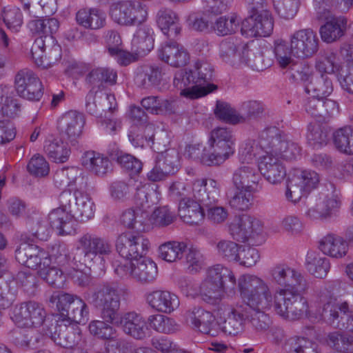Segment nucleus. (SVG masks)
Listing matches in <instances>:
<instances>
[{"label": "nucleus", "mask_w": 353, "mask_h": 353, "mask_svg": "<svg viewBox=\"0 0 353 353\" xmlns=\"http://www.w3.org/2000/svg\"><path fill=\"white\" fill-rule=\"evenodd\" d=\"M272 281L279 287L273 291L262 278L250 274L241 275L238 281L246 285L265 283L275 301V312L282 318L296 321L303 318L308 310L307 299L301 295L307 289L305 276L287 265L279 264L270 271Z\"/></svg>", "instance_id": "f257e3e1"}, {"label": "nucleus", "mask_w": 353, "mask_h": 353, "mask_svg": "<svg viewBox=\"0 0 353 353\" xmlns=\"http://www.w3.org/2000/svg\"><path fill=\"white\" fill-rule=\"evenodd\" d=\"M260 143L266 153L259 163L261 176L272 184L281 183L286 176V170L280 159H296L301 156L300 146L274 126L265 128L260 132Z\"/></svg>", "instance_id": "f03ea898"}, {"label": "nucleus", "mask_w": 353, "mask_h": 353, "mask_svg": "<svg viewBox=\"0 0 353 353\" xmlns=\"http://www.w3.org/2000/svg\"><path fill=\"white\" fill-rule=\"evenodd\" d=\"M94 213V203L90 195L81 189H75L73 194L64 190L59 195V207L50 212L49 223L61 235L70 234L75 221L85 222Z\"/></svg>", "instance_id": "7ed1b4c3"}, {"label": "nucleus", "mask_w": 353, "mask_h": 353, "mask_svg": "<svg viewBox=\"0 0 353 353\" xmlns=\"http://www.w3.org/2000/svg\"><path fill=\"white\" fill-rule=\"evenodd\" d=\"M110 16L118 25L125 27H139L132 39L139 53H146L154 48V32L152 28L142 26L148 19V7L137 0H122L110 6Z\"/></svg>", "instance_id": "20e7f679"}, {"label": "nucleus", "mask_w": 353, "mask_h": 353, "mask_svg": "<svg viewBox=\"0 0 353 353\" xmlns=\"http://www.w3.org/2000/svg\"><path fill=\"white\" fill-rule=\"evenodd\" d=\"M237 288L243 305L254 312L250 320L252 327L258 332L267 330L271 321L265 311L275 310L276 303L266 285L252 283L248 286L237 281Z\"/></svg>", "instance_id": "39448f33"}, {"label": "nucleus", "mask_w": 353, "mask_h": 353, "mask_svg": "<svg viewBox=\"0 0 353 353\" xmlns=\"http://www.w3.org/2000/svg\"><path fill=\"white\" fill-rule=\"evenodd\" d=\"M213 68L205 61H196L192 69L178 70L174 77L173 85L179 90L180 95L190 99L202 97L216 89L210 83Z\"/></svg>", "instance_id": "423d86ee"}, {"label": "nucleus", "mask_w": 353, "mask_h": 353, "mask_svg": "<svg viewBox=\"0 0 353 353\" xmlns=\"http://www.w3.org/2000/svg\"><path fill=\"white\" fill-rule=\"evenodd\" d=\"M236 285V280L232 272L218 264L208 270L206 277L199 285V290H188V294L200 296L205 302L216 304L225 295H234Z\"/></svg>", "instance_id": "0eeeda50"}, {"label": "nucleus", "mask_w": 353, "mask_h": 353, "mask_svg": "<svg viewBox=\"0 0 353 353\" xmlns=\"http://www.w3.org/2000/svg\"><path fill=\"white\" fill-rule=\"evenodd\" d=\"M113 251L110 241L104 237L92 233H85L77 240L75 252L73 254L74 263L97 265L103 271L105 266V258Z\"/></svg>", "instance_id": "6e6552de"}, {"label": "nucleus", "mask_w": 353, "mask_h": 353, "mask_svg": "<svg viewBox=\"0 0 353 353\" xmlns=\"http://www.w3.org/2000/svg\"><path fill=\"white\" fill-rule=\"evenodd\" d=\"M209 150L203 149L201 163L208 165H219L232 157L235 152L236 139L232 130L218 127L213 129L208 137Z\"/></svg>", "instance_id": "1a4fd4ad"}, {"label": "nucleus", "mask_w": 353, "mask_h": 353, "mask_svg": "<svg viewBox=\"0 0 353 353\" xmlns=\"http://www.w3.org/2000/svg\"><path fill=\"white\" fill-rule=\"evenodd\" d=\"M192 190L194 197L205 208L207 219L211 223L220 224L228 219V209L218 205L220 190L216 181L212 179H196L194 181Z\"/></svg>", "instance_id": "9d476101"}, {"label": "nucleus", "mask_w": 353, "mask_h": 353, "mask_svg": "<svg viewBox=\"0 0 353 353\" xmlns=\"http://www.w3.org/2000/svg\"><path fill=\"white\" fill-rule=\"evenodd\" d=\"M325 290L326 289L321 290L318 294L319 301L323 303L322 308L313 313L308 307L307 314L303 317H307L312 322L324 320L333 327L343 330L348 323L351 310L346 302H338L330 292H325Z\"/></svg>", "instance_id": "9b49d317"}, {"label": "nucleus", "mask_w": 353, "mask_h": 353, "mask_svg": "<svg viewBox=\"0 0 353 353\" xmlns=\"http://www.w3.org/2000/svg\"><path fill=\"white\" fill-rule=\"evenodd\" d=\"M57 301V307L59 311L57 320L68 324H85L89 316V310L85 301L77 295L68 293L53 294L50 301Z\"/></svg>", "instance_id": "f8f14e48"}, {"label": "nucleus", "mask_w": 353, "mask_h": 353, "mask_svg": "<svg viewBox=\"0 0 353 353\" xmlns=\"http://www.w3.org/2000/svg\"><path fill=\"white\" fill-rule=\"evenodd\" d=\"M112 267L120 278H130L141 283L153 282L158 274L156 263L144 257L136 261H114Z\"/></svg>", "instance_id": "ddd939ff"}, {"label": "nucleus", "mask_w": 353, "mask_h": 353, "mask_svg": "<svg viewBox=\"0 0 353 353\" xmlns=\"http://www.w3.org/2000/svg\"><path fill=\"white\" fill-rule=\"evenodd\" d=\"M94 306L101 310V317L107 322H115L121 305V293L113 284L99 285L89 297Z\"/></svg>", "instance_id": "4468645a"}, {"label": "nucleus", "mask_w": 353, "mask_h": 353, "mask_svg": "<svg viewBox=\"0 0 353 353\" xmlns=\"http://www.w3.org/2000/svg\"><path fill=\"white\" fill-rule=\"evenodd\" d=\"M228 232L234 240L246 242L250 239L263 238L265 229L261 219L245 214L234 218L228 225Z\"/></svg>", "instance_id": "2eb2a0df"}, {"label": "nucleus", "mask_w": 353, "mask_h": 353, "mask_svg": "<svg viewBox=\"0 0 353 353\" xmlns=\"http://www.w3.org/2000/svg\"><path fill=\"white\" fill-rule=\"evenodd\" d=\"M30 52L34 63L42 68L53 66L61 57V48L53 37H40L36 39Z\"/></svg>", "instance_id": "dca6fc26"}, {"label": "nucleus", "mask_w": 353, "mask_h": 353, "mask_svg": "<svg viewBox=\"0 0 353 353\" xmlns=\"http://www.w3.org/2000/svg\"><path fill=\"white\" fill-rule=\"evenodd\" d=\"M11 319L20 327L41 326L46 316L43 306L38 302L29 301L16 305L11 313Z\"/></svg>", "instance_id": "f3484780"}, {"label": "nucleus", "mask_w": 353, "mask_h": 353, "mask_svg": "<svg viewBox=\"0 0 353 353\" xmlns=\"http://www.w3.org/2000/svg\"><path fill=\"white\" fill-rule=\"evenodd\" d=\"M319 174L311 170L296 171L287 188L286 197L293 203L299 201L316 188L319 183Z\"/></svg>", "instance_id": "a211bd4d"}, {"label": "nucleus", "mask_w": 353, "mask_h": 353, "mask_svg": "<svg viewBox=\"0 0 353 353\" xmlns=\"http://www.w3.org/2000/svg\"><path fill=\"white\" fill-rule=\"evenodd\" d=\"M290 45L294 57L299 59L312 57L319 50V39L316 32L311 28L294 31L290 36Z\"/></svg>", "instance_id": "6ab92c4d"}, {"label": "nucleus", "mask_w": 353, "mask_h": 353, "mask_svg": "<svg viewBox=\"0 0 353 353\" xmlns=\"http://www.w3.org/2000/svg\"><path fill=\"white\" fill-rule=\"evenodd\" d=\"M14 88L17 94L28 101H39L43 94V86L37 74L31 70L24 68L15 75Z\"/></svg>", "instance_id": "aec40b11"}, {"label": "nucleus", "mask_w": 353, "mask_h": 353, "mask_svg": "<svg viewBox=\"0 0 353 353\" xmlns=\"http://www.w3.org/2000/svg\"><path fill=\"white\" fill-rule=\"evenodd\" d=\"M274 28V20L269 10L250 14L241 21V34L247 37H268Z\"/></svg>", "instance_id": "412c9836"}, {"label": "nucleus", "mask_w": 353, "mask_h": 353, "mask_svg": "<svg viewBox=\"0 0 353 353\" xmlns=\"http://www.w3.org/2000/svg\"><path fill=\"white\" fill-rule=\"evenodd\" d=\"M110 324L120 327L125 334L135 340H143L148 332L145 318L135 311L122 313L119 318L117 316L115 322H110Z\"/></svg>", "instance_id": "4be33fe9"}, {"label": "nucleus", "mask_w": 353, "mask_h": 353, "mask_svg": "<svg viewBox=\"0 0 353 353\" xmlns=\"http://www.w3.org/2000/svg\"><path fill=\"white\" fill-rule=\"evenodd\" d=\"M17 261L28 268L41 270L43 267L50 265L48 252L39 246L22 243L15 250Z\"/></svg>", "instance_id": "5701e85b"}, {"label": "nucleus", "mask_w": 353, "mask_h": 353, "mask_svg": "<svg viewBox=\"0 0 353 353\" xmlns=\"http://www.w3.org/2000/svg\"><path fill=\"white\" fill-rule=\"evenodd\" d=\"M244 305L236 303L234 305H222L219 310V325L221 330L228 335H237L243 330L241 316H243Z\"/></svg>", "instance_id": "b1692460"}, {"label": "nucleus", "mask_w": 353, "mask_h": 353, "mask_svg": "<svg viewBox=\"0 0 353 353\" xmlns=\"http://www.w3.org/2000/svg\"><path fill=\"white\" fill-rule=\"evenodd\" d=\"M231 181L234 188L263 189V179L255 164H240L234 170Z\"/></svg>", "instance_id": "393cba45"}, {"label": "nucleus", "mask_w": 353, "mask_h": 353, "mask_svg": "<svg viewBox=\"0 0 353 353\" xmlns=\"http://www.w3.org/2000/svg\"><path fill=\"white\" fill-rule=\"evenodd\" d=\"M314 199L310 198L307 201V205L310 206L305 215L310 219H327L330 218L340 208L341 201L339 197L330 193L316 199V203H313Z\"/></svg>", "instance_id": "a878e982"}, {"label": "nucleus", "mask_w": 353, "mask_h": 353, "mask_svg": "<svg viewBox=\"0 0 353 353\" xmlns=\"http://www.w3.org/2000/svg\"><path fill=\"white\" fill-rule=\"evenodd\" d=\"M56 321L54 331L50 332L52 339L57 345L70 350L77 347L81 340L80 327L76 324H68L59 320Z\"/></svg>", "instance_id": "bb28decb"}, {"label": "nucleus", "mask_w": 353, "mask_h": 353, "mask_svg": "<svg viewBox=\"0 0 353 353\" xmlns=\"http://www.w3.org/2000/svg\"><path fill=\"white\" fill-rule=\"evenodd\" d=\"M185 320L194 330L212 336L216 335L213 314L201 307H194L185 313Z\"/></svg>", "instance_id": "cd10ccee"}, {"label": "nucleus", "mask_w": 353, "mask_h": 353, "mask_svg": "<svg viewBox=\"0 0 353 353\" xmlns=\"http://www.w3.org/2000/svg\"><path fill=\"white\" fill-rule=\"evenodd\" d=\"M158 57L162 61L174 68L185 66L190 61L188 51L174 41L162 43L158 50Z\"/></svg>", "instance_id": "c85d7f7f"}, {"label": "nucleus", "mask_w": 353, "mask_h": 353, "mask_svg": "<svg viewBox=\"0 0 353 353\" xmlns=\"http://www.w3.org/2000/svg\"><path fill=\"white\" fill-rule=\"evenodd\" d=\"M146 303L153 310L170 314L177 309L180 302L178 296L166 290H153L145 295Z\"/></svg>", "instance_id": "c756f323"}, {"label": "nucleus", "mask_w": 353, "mask_h": 353, "mask_svg": "<svg viewBox=\"0 0 353 353\" xmlns=\"http://www.w3.org/2000/svg\"><path fill=\"white\" fill-rule=\"evenodd\" d=\"M106 14L97 7H83L76 13L77 23L85 29L98 30L106 25Z\"/></svg>", "instance_id": "7c9ffc66"}, {"label": "nucleus", "mask_w": 353, "mask_h": 353, "mask_svg": "<svg viewBox=\"0 0 353 353\" xmlns=\"http://www.w3.org/2000/svg\"><path fill=\"white\" fill-rule=\"evenodd\" d=\"M85 124L84 115L76 110L66 112L58 122L60 130L72 139H75L81 135Z\"/></svg>", "instance_id": "2f4dec72"}, {"label": "nucleus", "mask_w": 353, "mask_h": 353, "mask_svg": "<svg viewBox=\"0 0 353 353\" xmlns=\"http://www.w3.org/2000/svg\"><path fill=\"white\" fill-rule=\"evenodd\" d=\"M202 203L194 197H185L180 200L178 213L183 222L190 225H198L203 221L204 213Z\"/></svg>", "instance_id": "473e14b6"}, {"label": "nucleus", "mask_w": 353, "mask_h": 353, "mask_svg": "<svg viewBox=\"0 0 353 353\" xmlns=\"http://www.w3.org/2000/svg\"><path fill=\"white\" fill-rule=\"evenodd\" d=\"M81 162L86 170L98 176H103L112 171V163L108 157L94 151L85 152Z\"/></svg>", "instance_id": "72a5a7b5"}, {"label": "nucleus", "mask_w": 353, "mask_h": 353, "mask_svg": "<svg viewBox=\"0 0 353 353\" xmlns=\"http://www.w3.org/2000/svg\"><path fill=\"white\" fill-rule=\"evenodd\" d=\"M318 19L333 17L334 12H346L353 7V0H314Z\"/></svg>", "instance_id": "f704fd0d"}, {"label": "nucleus", "mask_w": 353, "mask_h": 353, "mask_svg": "<svg viewBox=\"0 0 353 353\" xmlns=\"http://www.w3.org/2000/svg\"><path fill=\"white\" fill-rule=\"evenodd\" d=\"M325 23L321 26L319 33L323 41L330 43L339 39L346 30L347 19L343 17H331L321 19Z\"/></svg>", "instance_id": "c9c22d12"}, {"label": "nucleus", "mask_w": 353, "mask_h": 353, "mask_svg": "<svg viewBox=\"0 0 353 353\" xmlns=\"http://www.w3.org/2000/svg\"><path fill=\"white\" fill-rule=\"evenodd\" d=\"M319 249L324 254L331 257L342 258L347 252L348 244L342 236L331 233L320 240Z\"/></svg>", "instance_id": "e433bc0d"}, {"label": "nucleus", "mask_w": 353, "mask_h": 353, "mask_svg": "<svg viewBox=\"0 0 353 353\" xmlns=\"http://www.w3.org/2000/svg\"><path fill=\"white\" fill-rule=\"evenodd\" d=\"M164 75L163 67L147 65L138 68L134 81L139 86L145 88L158 85Z\"/></svg>", "instance_id": "4c0bfd02"}, {"label": "nucleus", "mask_w": 353, "mask_h": 353, "mask_svg": "<svg viewBox=\"0 0 353 353\" xmlns=\"http://www.w3.org/2000/svg\"><path fill=\"white\" fill-rule=\"evenodd\" d=\"M134 189L136 190L134 195V201L138 208L145 212L159 200L160 192L157 190L156 185L139 183Z\"/></svg>", "instance_id": "58836bf2"}, {"label": "nucleus", "mask_w": 353, "mask_h": 353, "mask_svg": "<svg viewBox=\"0 0 353 353\" xmlns=\"http://www.w3.org/2000/svg\"><path fill=\"white\" fill-rule=\"evenodd\" d=\"M157 23L168 37H176L181 32L177 14L170 9L161 8L157 14Z\"/></svg>", "instance_id": "ea45409f"}, {"label": "nucleus", "mask_w": 353, "mask_h": 353, "mask_svg": "<svg viewBox=\"0 0 353 353\" xmlns=\"http://www.w3.org/2000/svg\"><path fill=\"white\" fill-rule=\"evenodd\" d=\"M99 98L101 103L97 106L94 94L89 93L87 95L85 108L89 114L99 117L102 111L108 110L113 112L117 109V103L114 94L105 93L102 94Z\"/></svg>", "instance_id": "a19ab883"}, {"label": "nucleus", "mask_w": 353, "mask_h": 353, "mask_svg": "<svg viewBox=\"0 0 353 353\" xmlns=\"http://www.w3.org/2000/svg\"><path fill=\"white\" fill-rule=\"evenodd\" d=\"M305 268L316 278L323 279L330 271V260L319 253L310 251L306 255Z\"/></svg>", "instance_id": "79ce46f5"}, {"label": "nucleus", "mask_w": 353, "mask_h": 353, "mask_svg": "<svg viewBox=\"0 0 353 353\" xmlns=\"http://www.w3.org/2000/svg\"><path fill=\"white\" fill-rule=\"evenodd\" d=\"M148 212L141 208L128 209L124 211L120 218L122 225L128 228L136 229L137 231L146 232L150 230V225L145 223Z\"/></svg>", "instance_id": "37998d69"}, {"label": "nucleus", "mask_w": 353, "mask_h": 353, "mask_svg": "<svg viewBox=\"0 0 353 353\" xmlns=\"http://www.w3.org/2000/svg\"><path fill=\"white\" fill-rule=\"evenodd\" d=\"M152 148L157 152L156 161L159 162L165 168V172H168L171 174H174L179 167V152L174 148L163 151L160 147V143L154 141L152 143Z\"/></svg>", "instance_id": "c03bdc74"}, {"label": "nucleus", "mask_w": 353, "mask_h": 353, "mask_svg": "<svg viewBox=\"0 0 353 353\" xmlns=\"http://www.w3.org/2000/svg\"><path fill=\"white\" fill-rule=\"evenodd\" d=\"M246 48V43L241 39L230 37L222 40L219 44V56L225 62L231 61L233 59L238 57L239 53Z\"/></svg>", "instance_id": "a18cd8bd"}, {"label": "nucleus", "mask_w": 353, "mask_h": 353, "mask_svg": "<svg viewBox=\"0 0 353 353\" xmlns=\"http://www.w3.org/2000/svg\"><path fill=\"white\" fill-rule=\"evenodd\" d=\"M326 343L334 350L341 353H353V336L340 331L329 332Z\"/></svg>", "instance_id": "49530a36"}, {"label": "nucleus", "mask_w": 353, "mask_h": 353, "mask_svg": "<svg viewBox=\"0 0 353 353\" xmlns=\"http://www.w3.org/2000/svg\"><path fill=\"white\" fill-rule=\"evenodd\" d=\"M338 61L336 53L327 52L316 59L315 68L321 75L336 74L338 77L340 69L343 68Z\"/></svg>", "instance_id": "de8ad7c7"}, {"label": "nucleus", "mask_w": 353, "mask_h": 353, "mask_svg": "<svg viewBox=\"0 0 353 353\" xmlns=\"http://www.w3.org/2000/svg\"><path fill=\"white\" fill-rule=\"evenodd\" d=\"M283 348L285 353H320L318 345L305 337H291L285 341Z\"/></svg>", "instance_id": "09e8293b"}, {"label": "nucleus", "mask_w": 353, "mask_h": 353, "mask_svg": "<svg viewBox=\"0 0 353 353\" xmlns=\"http://www.w3.org/2000/svg\"><path fill=\"white\" fill-rule=\"evenodd\" d=\"M305 90L309 94L323 99L332 92V81L327 74L321 75L306 84Z\"/></svg>", "instance_id": "8fccbe9b"}, {"label": "nucleus", "mask_w": 353, "mask_h": 353, "mask_svg": "<svg viewBox=\"0 0 353 353\" xmlns=\"http://www.w3.org/2000/svg\"><path fill=\"white\" fill-rule=\"evenodd\" d=\"M0 16L6 28L14 32H19L23 23V17L20 8L14 5L2 8Z\"/></svg>", "instance_id": "3c124183"}, {"label": "nucleus", "mask_w": 353, "mask_h": 353, "mask_svg": "<svg viewBox=\"0 0 353 353\" xmlns=\"http://www.w3.org/2000/svg\"><path fill=\"white\" fill-rule=\"evenodd\" d=\"M334 143L341 153L353 155V128L345 126L336 130L333 134Z\"/></svg>", "instance_id": "603ef678"}, {"label": "nucleus", "mask_w": 353, "mask_h": 353, "mask_svg": "<svg viewBox=\"0 0 353 353\" xmlns=\"http://www.w3.org/2000/svg\"><path fill=\"white\" fill-rule=\"evenodd\" d=\"M241 18L236 14L218 17L212 28L218 36H226L235 33L239 26Z\"/></svg>", "instance_id": "864d4df0"}, {"label": "nucleus", "mask_w": 353, "mask_h": 353, "mask_svg": "<svg viewBox=\"0 0 353 353\" xmlns=\"http://www.w3.org/2000/svg\"><path fill=\"white\" fill-rule=\"evenodd\" d=\"M44 150L49 158L56 163H64L70 155V149L68 143L58 139L46 141Z\"/></svg>", "instance_id": "5fc2aeb1"}, {"label": "nucleus", "mask_w": 353, "mask_h": 353, "mask_svg": "<svg viewBox=\"0 0 353 353\" xmlns=\"http://www.w3.org/2000/svg\"><path fill=\"white\" fill-rule=\"evenodd\" d=\"M261 150L265 151V149L261 146L260 135L258 141L248 140L242 143L239 145L237 154L240 164H254L253 161Z\"/></svg>", "instance_id": "6e6d98bb"}, {"label": "nucleus", "mask_w": 353, "mask_h": 353, "mask_svg": "<svg viewBox=\"0 0 353 353\" xmlns=\"http://www.w3.org/2000/svg\"><path fill=\"white\" fill-rule=\"evenodd\" d=\"M117 72L110 68H97L92 70L86 77L87 81L94 86L100 87L103 83L112 85L116 83Z\"/></svg>", "instance_id": "4d7b16f0"}, {"label": "nucleus", "mask_w": 353, "mask_h": 353, "mask_svg": "<svg viewBox=\"0 0 353 353\" xmlns=\"http://www.w3.org/2000/svg\"><path fill=\"white\" fill-rule=\"evenodd\" d=\"M187 248L183 241H168L159 248V256L164 261L173 263L181 259Z\"/></svg>", "instance_id": "13d9d810"}, {"label": "nucleus", "mask_w": 353, "mask_h": 353, "mask_svg": "<svg viewBox=\"0 0 353 353\" xmlns=\"http://www.w3.org/2000/svg\"><path fill=\"white\" fill-rule=\"evenodd\" d=\"M148 323L156 332L167 334L176 332L180 327L175 320L161 314L150 315Z\"/></svg>", "instance_id": "bf43d9fd"}, {"label": "nucleus", "mask_w": 353, "mask_h": 353, "mask_svg": "<svg viewBox=\"0 0 353 353\" xmlns=\"http://www.w3.org/2000/svg\"><path fill=\"white\" fill-rule=\"evenodd\" d=\"M236 192L230 199L232 208L238 210H247L253 203L254 194L260 191L248 188H235Z\"/></svg>", "instance_id": "052dcab7"}, {"label": "nucleus", "mask_w": 353, "mask_h": 353, "mask_svg": "<svg viewBox=\"0 0 353 353\" xmlns=\"http://www.w3.org/2000/svg\"><path fill=\"white\" fill-rule=\"evenodd\" d=\"M17 99L12 97L11 88L8 85H0V112L7 117H13L19 110Z\"/></svg>", "instance_id": "680f3d73"}, {"label": "nucleus", "mask_w": 353, "mask_h": 353, "mask_svg": "<svg viewBox=\"0 0 353 353\" xmlns=\"http://www.w3.org/2000/svg\"><path fill=\"white\" fill-rule=\"evenodd\" d=\"M214 114L219 120L229 124L236 125L243 123V118L240 116V113L225 102L216 103Z\"/></svg>", "instance_id": "e2e57ef3"}, {"label": "nucleus", "mask_w": 353, "mask_h": 353, "mask_svg": "<svg viewBox=\"0 0 353 353\" xmlns=\"http://www.w3.org/2000/svg\"><path fill=\"white\" fill-rule=\"evenodd\" d=\"M175 219V215L167 206L155 209L150 216L145 219V223L150 225V230L154 227H165L170 225Z\"/></svg>", "instance_id": "0e129e2a"}, {"label": "nucleus", "mask_w": 353, "mask_h": 353, "mask_svg": "<svg viewBox=\"0 0 353 353\" xmlns=\"http://www.w3.org/2000/svg\"><path fill=\"white\" fill-rule=\"evenodd\" d=\"M132 248L129 261H136L144 257L150 248V242L145 236L139 233L132 234Z\"/></svg>", "instance_id": "69168bd1"}, {"label": "nucleus", "mask_w": 353, "mask_h": 353, "mask_svg": "<svg viewBox=\"0 0 353 353\" xmlns=\"http://www.w3.org/2000/svg\"><path fill=\"white\" fill-rule=\"evenodd\" d=\"M239 61L250 67L252 70L262 71L268 67V63H265L263 54L259 50L256 52L246 48L242 51V54L239 53Z\"/></svg>", "instance_id": "338daca9"}, {"label": "nucleus", "mask_w": 353, "mask_h": 353, "mask_svg": "<svg viewBox=\"0 0 353 353\" xmlns=\"http://www.w3.org/2000/svg\"><path fill=\"white\" fill-rule=\"evenodd\" d=\"M134 186L124 181H114L108 187L111 199L114 201H124L131 196Z\"/></svg>", "instance_id": "774afa93"}]
</instances>
